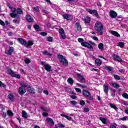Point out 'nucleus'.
<instances>
[{
	"label": "nucleus",
	"mask_w": 128,
	"mask_h": 128,
	"mask_svg": "<svg viewBox=\"0 0 128 128\" xmlns=\"http://www.w3.org/2000/svg\"><path fill=\"white\" fill-rule=\"evenodd\" d=\"M94 30L100 34V36H102V30H104V25L100 22L96 21L94 26Z\"/></svg>",
	"instance_id": "obj_1"
},
{
	"label": "nucleus",
	"mask_w": 128,
	"mask_h": 128,
	"mask_svg": "<svg viewBox=\"0 0 128 128\" xmlns=\"http://www.w3.org/2000/svg\"><path fill=\"white\" fill-rule=\"evenodd\" d=\"M84 40L83 38H78V42H81V45L82 46H84L85 48H89V50H94V47H92V46L90 45V44L88 42H84Z\"/></svg>",
	"instance_id": "obj_2"
},
{
	"label": "nucleus",
	"mask_w": 128,
	"mask_h": 128,
	"mask_svg": "<svg viewBox=\"0 0 128 128\" xmlns=\"http://www.w3.org/2000/svg\"><path fill=\"white\" fill-rule=\"evenodd\" d=\"M58 58L60 60V63H61L62 66H68V60L66 58L65 56L62 54H58Z\"/></svg>",
	"instance_id": "obj_3"
},
{
	"label": "nucleus",
	"mask_w": 128,
	"mask_h": 128,
	"mask_svg": "<svg viewBox=\"0 0 128 128\" xmlns=\"http://www.w3.org/2000/svg\"><path fill=\"white\" fill-rule=\"evenodd\" d=\"M8 74L11 76L12 78H16L20 79V75L19 74H16L14 72L12 71L10 68L8 70Z\"/></svg>",
	"instance_id": "obj_4"
},
{
	"label": "nucleus",
	"mask_w": 128,
	"mask_h": 128,
	"mask_svg": "<svg viewBox=\"0 0 128 128\" xmlns=\"http://www.w3.org/2000/svg\"><path fill=\"white\" fill-rule=\"evenodd\" d=\"M83 96H84L86 98H88L89 100H94V98L92 96L90 92L88 90H83Z\"/></svg>",
	"instance_id": "obj_5"
},
{
	"label": "nucleus",
	"mask_w": 128,
	"mask_h": 128,
	"mask_svg": "<svg viewBox=\"0 0 128 128\" xmlns=\"http://www.w3.org/2000/svg\"><path fill=\"white\" fill-rule=\"evenodd\" d=\"M11 10H12V13L10 14V16H11V18H16V16H18V14L14 13L16 12V8H10Z\"/></svg>",
	"instance_id": "obj_6"
},
{
	"label": "nucleus",
	"mask_w": 128,
	"mask_h": 128,
	"mask_svg": "<svg viewBox=\"0 0 128 128\" xmlns=\"http://www.w3.org/2000/svg\"><path fill=\"white\" fill-rule=\"evenodd\" d=\"M86 11L88 12H89L90 14H94L96 16V18H100V16H98V11L96 10H92L90 9H88Z\"/></svg>",
	"instance_id": "obj_7"
},
{
	"label": "nucleus",
	"mask_w": 128,
	"mask_h": 128,
	"mask_svg": "<svg viewBox=\"0 0 128 128\" xmlns=\"http://www.w3.org/2000/svg\"><path fill=\"white\" fill-rule=\"evenodd\" d=\"M76 76L80 80H79L81 84H84L86 82V79L84 77V76H82V74L78 73L76 74Z\"/></svg>",
	"instance_id": "obj_8"
},
{
	"label": "nucleus",
	"mask_w": 128,
	"mask_h": 128,
	"mask_svg": "<svg viewBox=\"0 0 128 128\" xmlns=\"http://www.w3.org/2000/svg\"><path fill=\"white\" fill-rule=\"evenodd\" d=\"M58 32L62 38L63 40H64V38H66V34H64V30L63 28H60Z\"/></svg>",
	"instance_id": "obj_9"
},
{
	"label": "nucleus",
	"mask_w": 128,
	"mask_h": 128,
	"mask_svg": "<svg viewBox=\"0 0 128 128\" xmlns=\"http://www.w3.org/2000/svg\"><path fill=\"white\" fill-rule=\"evenodd\" d=\"M113 58L114 60H116V62H122V58L120 57V56L118 55H113Z\"/></svg>",
	"instance_id": "obj_10"
},
{
	"label": "nucleus",
	"mask_w": 128,
	"mask_h": 128,
	"mask_svg": "<svg viewBox=\"0 0 128 128\" xmlns=\"http://www.w3.org/2000/svg\"><path fill=\"white\" fill-rule=\"evenodd\" d=\"M26 20L28 22H34V18L30 14L26 15Z\"/></svg>",
	"instance_id": "obj_11"
},
{
	"label": "nucleus",
	"mask_w": 128,
	"mask_h": 128,
	"mask_svg": "<svg viewBox=\"0 0 128 128\" xmlns=\"http://www.w3.org/2000/svg\"><path fill=\"white\" fill-rule=\"evenodd\" d=\"M26 88L22 87L19 88L18 94H20V96H22V94H26Z\"/></svg>",
	"instance_id": "obj_12"
},
{
	"label": "nucleus",
	"mask_w": 128,
	"mask_h": 128,
	"mask_svg": "<svg viewBox=\"0 0 128 128\" xmlns=\"http://www.w3.org/2000/svg\"><path fill=\"white\" fill-rule=\"evenodd\" d=\"M75 28H76L78 32H82V26H80V22H77L75 24Z\"/></svg>",
	"instance_id": "obj_13"
},
{
	"label": "nucleus",
	"mask_w": 128,
	"mask_h": 128,
	"mask_svg": "<svg viewBox=\"0 0 128 128\" xmlns=\"http://www.w3.org/2000/svg\"><path fill=\"white\" fill-rule=\"evenodd\" d=\"M14 52V47H10L9 50L6 51V54L10 56V54H12Z\"/></svg>",
	"instance_id": "obj_14"
},
{
	"label": "nucleus",
	"mask_w": 128,
	"mask_h": 128,
	"mask_svg": "<svg viewBox=\"0 0 128 128\" xmlns=\"http://www.w3.org/2000/svg\"><path fill=\"white\" fill-rule=\"evenodd\" d=\"M62 16L64 20H67L72 18V15H70V14H64L62 15Z\"/></svg>",
	"instance_id": "obj_15"
},
{
	"label": "nucleus",
	"mask_w": 128,
	"mask_h": 128,
	"mask_svg": "<svg viewBox=\"0 0 128 128\" xmlns=\"http://www.w3.org/2000/svg\"><path fill=\"white\" fill-rule=\"evenodd\" d=\"M18 40L21 44H22V46H24L26 47V41L24 40V39L22 38H18Z\"/></svg>",
	"instance_id": "obj_16"
},
{
	"label": "nucleus",
	"mask_w": 128,
	"mask_h": 128,
	"mask_svg": "<svg viewBox=\"0 0 128 128\" xmlns=\"http://www.w3.org/2000/svg\"><path fill=\"white\" fill-rule=\"evenodd\" d=\"M110 16L112 18H114L118 16V14L114 10H111L110 13Z\"/></svg>",
	"instance_id": "obj_17"
},
{
	"label": "nucleus",
	"mask_w": 128,
	"mask_h": 128,
	"mask_svg": "<svg viewBox=\"0 0 128 128\" xmlns=\"http://www.w3.org/2000/svg\"><path fill=\"white\" fill-rule=\"evenodd\" d=\"M103 88L104 92L106 94H108V86L106 84H104Z\"/></svg>",
	"instance_id": "obj_18"
},
{
	"label": "nucleus",
	"mask_w": 128,
	"mask_h": 128,
	"mask_svg": "<svg viewBox=\"0 0 128 128\" xmlns=\"http://www.w3.org/2000/svg\"><path fill=\"white\" fill-rule=\"evenodd\" d=\"M44 68L46 70H47V72H50V70H52V66H50V65L48 64H44Z\"/></svg>",
	"instance_id": "obj_19"
},
{
	"label": "nucleus",
	"mask_w": 128,
	"mask_h": 128,
	"mask_svg": "<svg viewBox=\"0 0 128 128\" xmlns=\"http://www.w3.org/2000/svg\"><path fill=\"white\" fill-rule=\"evenodd\" d=\"M27 90L28 92H30V94H36L34 89L30 86L27 88Z\"/></svg>",
	"instance_id": "obj_20"
},
{
	"label": "nucleus",
	"mask_w": 128,
	"mask_h": 128,
	"mask_svg": "<svg viewBox=\"0 0 128 128\" xmlns=\"http://www.w3.org/2000/svg\"><path fill=\"white\" fill-rule=\"evenodd\" d=\"M110 34H112V36H116V38H120V35L116 31L111 30L110 32Z\"/></svg>",
	"instance_id": "obj_21"
},
{
	"label": "nucleus",
	"mask_w": 128,
	"mask_h": 128,
	"mask_svg": "<svg viewBox=\"0 0 128 128\" xmlns=\"http://www.w3.org/2000/svg\"><path fill=\"white\" fill-rule=\"evenodd\" d=\"M95 64H96L98 66H100L102 65V60H100L99 58L96 59L95 60Z\"/></svg>",
	"instance_id": "obj_22"
},
{
	"label": "nucleus",
	"mask_w": 128,
	"mask_h": 128,
	"mask_svg": "<svg viewBox=\"0 0 128 128\" xmlns=\"http://www.w3.org/2000/svg\"><path fill=\"white\" fill-rule=\"evenodd\" d=\"M16 14L18 16V14H24V12L22 11V10L20 8H16Z\"/></svg>",
	"instance_id": "obj_23"
},
{
	"label": "nucleus",
	"mask_w": 128,
	"mask_h": 128,
	"mask_svg": "<svg viewBox=\"0 0 128 128\" xmlns=\"http://www.w3.org/2000/svg\"><path fill=\"white\" fill-rule=\"evenodd\" d=\"M8 98L10 100V102H14V96L12 95V94H10L8 96Z\"/></svg>",
	"instance_id": "obj_24"
},
{
	"label": "nucleus",
	"mask_w": 128,
	"mask_h": 128,
	"mask_svg": "<svg viewBox=\"0 0 128 128\" xmlns=\"http://www.w3.org/2000/svg\"><path fill=\"white\" fill-rule=\"evenodd\" d=\"M34 28L36 32H41L42 29L40 28V26L38 24H34Z\"/></svg>",
	"instance_id": "obj_25"
},
{
	"label": "nucleus",
	"mask_w": 128,
	"mask_h": 128,
	"mask_svg": "<svg viewBox=\"0 0 128 128\" xmlns=\"http://www.w3.org/2000/svg\"><path fill=\"white\" fill-rule=\"evenodd\" d=\"M34 46V42L32 40H29L28 42H26V48L28 46Z\"/></svg>",
	"instance_id": "obj_26"
},
{
	"label": "nucleus",
	"mask_w": 128,
	"mask_h": 128,
	"mask_svg": "<svg viewBox=\"0 0 128 128\" xmlns=\"http://www.w3.org/2000/svg\"><path fill=\"white\" fill-rule=\"evenodd\" d=\"M100 120L104 124H108V122H106V118L102 117H100Z\"/></svg>",
	"instance_id": "obj_27"
},
{
	"label": "nucleus",
	"mask_w": 128,
	"mask_h": 128,
	"mask_svg": "<svg viewBox=\"0 0 128 128\" xmlns=\"http://www.w3.org/2000/svg\"><path fill=\"white\" fill-rule=\"evenodd\" d=\"M110 85L115 88H120V85L116 83H110Z\"/></svg>",
	"instance_id": "obj_28"
},
{
	"label": "nucleus",
	"mask_w": 128,
	"mask_h": 128,
	"mask_svg": "<svg viewBox=\"0 0 128 128\" xmlns=\"http://www.w3.org/2000/svg\"><path fill=\"white\" fill-rule=\"evenodd\" d=\"M46 120L48 122H50V124H52V125L54 124V120H52V118H48L46 119Z\"/></svg>",
	"instance_id": "obj_29"
},
{
	"label": "nucleus",
	"mask_w": 128,
	"mask_h": 128,
	"mask_svg": "<svg viewBox=\"0 0 128 128\" xmlns=\"http://www.w3.org/2000/svg\"><path fill=\"white\" fill-rule=\"evenodd\" d=\"M20 84L22 86L21 88H28V83L24 82H20Z\"/></svg>",
	"instance_id": "obj_30"
},
{
	"label": "nucleus",
	"mask_w": 128,
	"mask_h": 128,
	"mask_svg": "<svg viewBox=\"0 0 128 128\" xmlns=\"http://www.w3.org/2000/svg\"><path fill=\"white\" fill-rule=\"evenodd\" d=\"M67 82L68 84H70L72 86L74 84V80L72 79V78H70L68 79Z\"/></svg>",
	"instance_id": "obj_31"
},
{
	"label": "nucleus",
	"mask_w": 128,
	"mask_h": 128,
	"mask_svg": "<svg viewBox=\"0 0 128 128\" xmlns=\"http://www.w3.org/2000/svg\"><path fill=\"white\" fill-rule=\"evenodd\" d=\"M28 113L24 110L22 111V117L24 118H28Z\"/></svg>",
	"instance_id": "obj_32"
},
{
	"label": "nucleus",
	"mask_w": 128,
	"mask_h": 128,
	"mask_svg": "<svg viewBox=\"0 0 128 128\" xmlns=\"http://www.w3.org/2000/svg\"><path fill=\"white\" fill-rule=\"evenodd\" d=\"M84 22L85 24H90V18L86 17L84 18Z\"/></svg>",
	"instance_id": "obj_33"
},
{
	"label": "nucleus",
	"mask_w": 128,
	"mask_h": 128,
	"mask_svg": "<svg viewBox=\"0 0 128 128\" xmlns=\"http://www.w3.org/2000/svg\"><path fill=\"white\" fill-rule=\"evenodd\" d=\"M110 108H114V110H116V112H118V107L116 106V105L114 104H112V103L110 104Z\"/></svg>",
	"instance_id": "obj_34"
},
{
	"label": "nucleus",
	"mask_w": 128,
	"mask_h": 128,
	"mask_svg": "<svg viewBox=\"0 0 128 128\" xmlns=\"http://www.w3.org/2000/svg\"><path fill=\"white\" fill-rule=\"evenodd\" d=\"M98 48L102 50V52H104V44L100 43L98 45Z\"/></svg>",
	"instance_id": "obj_35"
},
{
	"label": "nucleus",
	"mask_w": 128,
	"mask_h": 128,
	"mask_svg": "<svg viewBox=\"0 0 128 128\" xmlns=\"http://www.w3.org/2000/svg\"><path fill=\"white\" fill-rule=\"evenodd\" d=\"M104 69L108 70V72H112L114 70V68L112 66H106L104 67Z\"/></svg>",
	"instance_id": "obj_36"
},
{
	"label": "nucleus",
	"mask_w": 128,
	"mask_h": 128,
	"mask_svg": "<svg viewBox=\"0 0 128 128\" xmlns=\"http://www.w3.org/2000/svg\"><path fill=\"white\" fill-rule=\"evenodd\" d=\"M33 10L36 12H40V6H37L36 7H34L33 8Z\"/></svg>",
	"instance_id": "obj_37"
},
{
	"label": "nucleus",
	"mask_w": 128,
	"mask_h": 128,
	"mask_svg": "<svg viewBox=\"0 0 128 128\" xmlns=\"http://www.w3.org/2000/svg\"><path fill=\"white\" fill-rule=\"evenodd\" d=\"M76 84V86H78L80 88H86V86L85 84H82L78 83H77Z\"/></svg>",
	"instance_id": "obj_38"
},
{
	"label": "nucleus",
	"mask_w": 128,
	"mask_h": 128,
	"mask_svg": "<svg viewBox=\"0 0 128 128\" xmlns=\"http://www.w3.org/2000/svg\"><path fill=\"white\" fill-rule=\"evenodd\" d=\"M43 54H44V56H52V54L48 53V51L44 52Z\"/></svg>",
	"instance_id": "obj_39"
},
{
	"label": "nucleus",
	"mask_w": 128,
	"mask_h": 128,
	"mask_svg": "<svg viewBox=\"0 0 128 128\" xmlns=\"http://www.w3.org/2000/svg\"><path fill=\"white\" fill-rule=\"evenodd\" d=\"M118 46H120V48H124V42H119L118 44Z\"/></svg>",
	"instance_id": "obj_40"
},
{
	"label": "nucleus",
	"mask_w": 128,
	"mask_h": 128,
	"mask_svg": "<svg viewBox=\"0 0 128 128\" xmlns=\"http://www.w3.org/2000/svg\"><path fill=\"white\" fill-rule=\"evenodd\" d=\"M112 92L113 93L112 94L111 96L113 98H114V96H116V90L114 89L112 90Z\"/></svg>",
	"instance_id": "obj_41"
},
{
	"label": "nucleus",
	"mask_w": 128,
	"mask_h": 128,
	"mask_svg": "<svg viewBox=\"0 0 128 128\" xmlns=\"http://www.w3.org/2000/svg\"><path fill=\"white\" fill-rule=\"evenodd\" d=\"M122 96H123V98H126V100H128V94L126 93H124L122 94Z\"/></svg>",
	"instance_id": "obj_42"
},
{
	"label": "nucleus",
	"mask_w": 128,
	"mask_h": 128,
	"mask_svg": "<svg viewBox=\"0 0 128 128\" xmlns=\"http://www.w3.org/2000/svg\"><path fill=\"white\" fill-rule=\"evenodd\" d=\"M7 114H8V116H12L14 114L10 110H8L7 111Z\"/></svg>",
	"instance_id": "obj_43"
},
{
	"label": "nucleus",
	"mask_w": 128,
	"mask_h": 128,
	"mask_svg": "<svg viewBox=\"0 0 128 128\" xmlns=\"http://www.w3.org/2000/svg\"><path fill=\"white\" fill-rule=\"evenodd\" d=\"M114 76L116 80H120V76L117 74L114 75Z\"/></svg>",
	"instance_id": "obj_44"
},
{
	"label": "nucleus",
	"mask_w": 128,
	"mask_h": 128,
	"mask_svg": "<svg viewBox=\"0 0 128 128\" xmlns=\"http://www.w3.org/2000/svg\"><path fill=\"white\" fill-rule=\"evenodd\" d=\"M71 104H73V106H76V104H78V102L76 100L70 101Z\"/></svg>",
	"instance_id": "obj_45"
},
{
	"label": "nucleus",
	"mask_w": 128,
	"mask_h": 128,
	"mask_svg": "<svg viewBox=\"0 0 128 128\" xmlns=\"http://www.w3.org/2000/svg\"><path fill=\"white\" fill-rule=\"evenodd\" d=\"M0 86L2 88H6V86L0 81Z\"/></svg>",
	"instance_id": "obj_46"
},
{
	"label": "nucleus",
	"mask_w": 128,
	"mask_h": 128,
	"mask_svg": "<svg viewBox=\"0 0 128 128\" xmlns=\"http://www.w3.org/2000/svg\"><path fill=\"white\" fill-rule=\"evenodd\" d=\"M80 106H84L86 104V102H84V100H82L80 101Z\"/></svg>",
	"instance_id": "obj_47"
},
{
	"label": "nucleus",
	"mask_w": 128,
	"mask_h": 128,
	"mask_svg": "<svg viewBox=\"0 0 128 128\" xmlns=\"http://www.w3.org/2000/svg\"><path fill=\"white\" fill-rule=\"evenodd\" d=\"M40 34L42 36H48V33L46 32H42L40 33Z\"/></svg>",
	"instance_id": "obj_48"
},
{
	"label": "nucleus",
	"mask_w": 128,
	"mask_h": 128,
	"mask_svg": "<svg viewBox=\"0 0 128 128\" xmlns=\"http://www.w3.org/2000/svg\"><path fill=\"white\" fill-rule=\"evenodd\" d=\"M0 24L3 26H6V24H4V21H2V20H0Z\"/></svg>",
	"instance_id": "obj_49"
},
{
	"label": "nucleus",
	"mask_w": 128,
	"mask_h": 128,
	"mask_svg": "<svg viewBox=\"0 0 128 128\" xmlns=\"http://www.w3.org/2000/svg\"><path fill=\"white\" fill-rule=\"evenodd\" d=\"M84 110L85 112H90V109H88V108H84Z\"/></svg>",
	"instance_id": "obj_50"
},
{
	"label": "nucleus",
	"mask_w": 128,
	"mask_h": 128,
	"mask_svg": "<svg viewBox=\"0 0 128 128\" xmlns=\"http://www.w3.org/2000/svg\"><path fill=\"white\" fill-rule=\"evenodd\" d=\"M24 62L26 64H30V60L28 58H26L24 60Z\"/></svg>",
	"instance_id": "obj_51"
},
{
	"label": "nucleus",
	"mask_w": 128,
	"mask_h": 128,
	"mask_svg": "<svg viewBox=\"0 0 128 128\" xmlns=\"http://www.w3.org/2000/svg\"><path fill=\"white\" fill-rule=\"evenodd\" d=\"M75 90H76V92H80H80H82V90H80L79 88H75Z\"/></svg>",
	"instance_id": "obj_52"
},
{
	"label": "nucleus",
	"mask_w": 128,
	"mask_h": 128,
	"mask_svg": "<svg viewBox=\"0 0 128 128\" xmlns=\"http://www.w3.org/2000/svg\"><path fill=\"white\" fill-rule=\"evenodd\" d=\"M48 42H52V40H53L52 37H50V36L48 37Z\"/></svg>",
	"instance_id": "obj_53"
},
{
	"label": "nucleus",
	"mask_w": 128,
	"mask_h": 128,
	"mask_svg": "<svg viewBox=\"0 0 128 128\" xmlns=\"http://www.w3.org/2000/svg\"><path fill=\"white\" fill-rule=\"evenodd\" d=\"M0 109L2 110H6V108H4V105H2V104H1L0 106Z\"/></svg>",
	"instance_id": "obj_54"
},
{
	"label": "nucleus",
	"mask_w": 128,
	"mask_h": 128,
	"mask_svg": "<svg viewBox=\"0 0 128 128\" xmlns=\"http://www.w3.org/2000/svg\"><path fill=\"white\" fill-rule=\"evenodd\" d=\"M44 94H46V96H48V91L44 90Z\"/></svg>",
	"instance_id": "obj_55"
},
{
	"label": "nucleus",
	"mask_w": 128,
	"mask_h": 128,
	"mask_svg": "<svg viewBox=\"0 0 128 128\" xmlns=\"http://www.w3.org/2000/svg\"><path fill=\"white\" fill-rule=\"evenodd\" d=\"M13 22L14 24H20V21L18 20H13Z\"/></svg>",
	"instance_id": "obj_56"
},
{
	"label": "nucleus",
	"mask_w": 128,
	"mask_h": 128,
	"mask_svg": "<svg viewBox=\"0 0 128 128\" xmlns=\"http://www.w3.org/2000/svg\"><path fill=\"white\" fill-rule=\"evenodd\" d=\"M6 6H8V8H9L11 9L12 7V6H10V4L8 2L6 4Z\"/></svg>",
	"instance_id": "obj_57"
},
{
	"label": "nucleus",
	"mask_w": 128,
	"mask_h": 128,
	"mask_svg": "<svg viewBox=\"0 0 128 128\" xmlns=\"http://www.w3.org/2000/svg\"><path fill=\"white\" fill-rule=\"evenodd\" d=\"M41 110H43V112H46L47 110L46 108H45L44 107H40Z\"/></svg>",
	"instance_id": "obj_58"
},
{
	"label": "nucleus",
	"mask_w": 128,
	"mask_h": 128,
	"mask_svg": "<svg viewBox=\"0 0 128 128\" xmlns=\"http://www.w3.org/2000/svg\"><path fill=\"white\" fill-rule=\"evenodd\" d=\"M77 96H70V98H72V100H76V98H77Z\"/></svg>",
	"instance_id": "obj_59"
},
{
	"label": "nucleus",
	"mask_w": 128,
	"mask_h": 128,
	"mask_svg": "<svg viewBox=\"0 0 128 128\" xmlns=\"http://www.w3.org/2000/svg\"><path fill=\"white\" fill-rule=\"evenodd\" d=\"M43 12H44V14H50V12H48V10H42Z\"/></svg>",
	"instance_id": "obj_60"
},
{
	"label": "nucleus",
	"mask_w": 128,
	"mask_h": 128,
	"mask_svg": "<svg viewBox=\"0 0 128 128\" xmlns=\"http://www.w3.org/2000/svg\"><path fill=\"white\" fill-rule=\"evenodd\" d=\"M126 118H128L126 116H124L121 118L120 120H126Z\"/></svg>",
	"instance_id": "obj_61"
},
{
	"label": "nucleus",
	"mask_w": 128,
	"mask_h": 128,
	"mask_svg": "<svg viewBox=\"0 0 128 128\" xmlns=\"http://www.w3.org/2000/svg\"><path fill=\"white\" fill-rule=\"evenodd\" d=\"M43 116H48V114L46 112H44L42 114Z\"/></svg>",
	"instance_id": "obj_62"
},
{
	"label": "nucleus",
	"mask_w": 128,
	"mask_h": 128,
	"mask_svg": "<svg viewBox=\"0 0 128 128\" xmlns=\"http://www.w3.org/2000/svg\"><path fill=\"white\" fill-rule=\"evenodd\" d=\"M2 116H3V117L4 118H6V113L4 112L3 114H2Z\"/></svg>",
	"instance_id": "obj_63"
},
{
	"label": "nucleus",
	"mask_w": 128,
	"mask_h": 128,
	"mask_svg": "<svg viewBox=\"0 0 128 128\" xmlns=\"http://www.w3.org/2000/svg\"><path fill=\"white\" fill-rule=\"evenodd\" d=\"M110 128H116V127L114 125L112 124L110 126Z\"/></svg>",
	"instance_id": "obj_64"
}]
</instances>
